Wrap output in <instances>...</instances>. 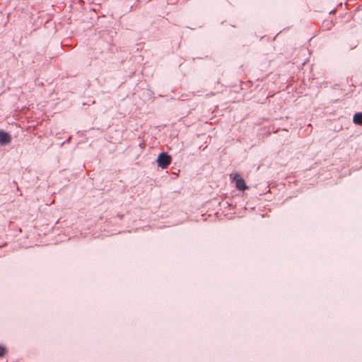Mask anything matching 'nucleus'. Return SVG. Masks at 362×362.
Segmentation results:
<instances>
[{"instance_id": "obj_7", "label": "nucleus", "mask_w": 362, "mask_h": 362, "mask_svg": "<svg viewBox=\"0 0 362 362\" xmlns=\"http://www.w3.org/2000/svg\"><path fill=\"white\" fill-rule=\"evenodd\" d=\"M119 218H122V216L119 215Z\"/></svg>"}, {"instance_id": "obj_4", "label": "nucleus", "mask_w": 362, "mask_h": 362, "mask_svg": "<svg viewBox=\"0 0 362 362\" xmlns=\"http://www.w3.org/2000/svg\"><path fill=\"white\" fill-rule=\"evenodd\" d=\"M353 121L356 124L362 125V113H356L354 116Z\"/></svg>"}, {"instance_id": "obj_5", "label": "nucleus", "mask_w": 362, "mask_h": 362, "mask_svg": "<svg viewBox=\"0 0 362 362\" xmlns=\"http://www.w3.org/2000/svg\"><path fill=\"white\" fill-rule=\"evenodd\" d=\"M6 352V349L4 347L0 346V357H3Z\"/></svg>"}, {"instance_id": "obj_1", "label": "nucleus", "mask_w": 362, "mask_h": 362, "mask_svg": "<svg viewBox=\"0 0 362 362\" xmlns=\"http://www.w3.org/2000/svg\"><path fill=\"white\" fill-rule=\"evenodd\" d=\"M230 178L232 179L233 182H235V187L238 190L244 191L248 189V187L247 186L245 180L238 173L231 174Z\"/></svg>"}, {"instance_id": "obj_2", "label": "nucleus", "mask_w": 362, "mask_h": 362, "mask_svg": "<svg viewBox=\"0 0 362 362\" xmlns=\"http://www.w3.org/2000/svg\"><path fill=\"white\" fill-rule=\"evenodd\" d=\"M171 157L165 153H161L157 159L158 165L163 169L167 168L171 163Z\"/></svg>"}, {"instance_id": "obj_6", "label": "nucleus", "mask_w": 362, "mask_h": 362, "mask_svg": "<svg viewBox=\"0 0 362 362\" xmlns=\"http://www.w3.org/2000/svg\"><path fill=\"white\" fill-rule=\"evenodd\" d=\"M71 140V138H69V139H67V142H69Z\"/></svg>"}, {"instance_id": "obj_3", "label": "nucleus", "mask_w": 362, "mask_h": 362, "mask_svg": "<svg viewBox=\"0 0 362 362\" xmlns=\"http://www.w3.org/2000/svg\"><path fill=\"white\" fill-rule=\"evenodd\" d=\"M11 135L4 131H0V144H8L11 142Z\"/></svg>"}]
</instances>
